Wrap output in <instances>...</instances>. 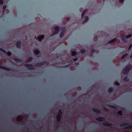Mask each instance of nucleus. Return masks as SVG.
I'll return each mask as SVG.
<instances>
[{"mask_svg": "<svg viewBox=\"0 0 132 132\" xmlns=\"http://www.w3.org/2000/svg\"><path fill=\"white\" fill-rule=\"evenodd\" d=\"M96 120L100 122H103V124L105 126H110L112 125V124L106 121H105V118L103 117H100L97 118Z\"/></svg>", "mask_w": 132, "mask_h": 132, "instance_id": "f257e3e1", "label": "nucleus"}, {"mask_svg": "<svg viewBox=\"0 0 132 132\" xmlns=\"http://www.w3.org/2000/svg\"><path fill=\"white\" fill-rule=\"evenodd\" d=\"M132 47V42H130L127 43L126 44L125 46H124V48H126V50L127 51L129 52L130 50L131 49Z\"/></svg>", "mask_w": 132, "mask_h": 132, "instance_id": "f03ea898", "label": "nucleus"}, {"mask_svg": "<svg viewBox=\"0 0 132 132\" xmlns=\"http://www.w3.org/2000/svg\"><path fill=\"white\" fill-rule=\"evenodd\" d=\"M132 68V65L131 64H129L126 65V68L124 69V74H127Z\"/></svg>", "mask_w": 132, "mask_h": 132, "instance_id": "7ed1b4c3", "label": "nucleus"}, {"mask_svg": "<svg viewBox=\"0 0 132 132\" xmlns=\"http://www.w3.org/2000/svg\"><path fill=\"white\" fill-rule=\"evenodd\" d=\"M62 114V110H60L56 117V120L58 122H60V121Z\"/></svg>", "mask_w": 132, "mask_h": 132, "instance_id": "20e7f679", "label": "nucleus"}, {"mask_svg": "<svg viewBox=\"0 0 132 132\" xmlns=\"http://www.w3.org/2000/svg\"><path fill=\"white\" fill-rule=\"evenodd\" d=\"M25 66L30 70H34L35 67L34 66L31 64H26Z\"/></svg>", "mask_w": 132, "mask_h": 132, "instance_id": "39448f33", "label": "nucleus"}, {"mask_svg": "<svg viewBox=\"0 0 132 132\" xmlns=\"http://www.w3.org/2000/svg\"><path fill=\"white\" fill-rule=\"evenodd\" d=\"M62 31L60 33L59 36L60 38H62L64 36L65 31V28L61 27L60 29Z\"/></svg>", "mask_w": 132, "mask_h": 132, "instance_id": "423d86ee", "label": "nucleus"}, {"mask_svg": "<svg viewBox=\"0 0 132 132\" xmlns=\"http://www.w3.org/2000/svg\"><path fill=\"white\" fill-rule=\"evenodd\" d=\"M92 110L94 112L97 114H101V111L97 108H93L92 109Z\"/></svg>", "mask_w": 132, "mask_h": 132, "instance_id": "0eeeda50", "label": "nucleus"}, {"mask_svg": "<svg viewBox=\"0 0 132 132\" xmlns=\"http://www.w3.org/2000/svg\"><path fill=\"white\" fill-rule=\"evenodd\" d=\"M46 62V61H43L42 62L37 63L35 65L36 67H39L42 66L45 64Z\"/></svg>", "mask_w": 132, "mask_h": 132, "instance_id": "6e6552de", "label": "nucleus"}, {"mask_svg": "<svg viewBox=\"0 0 132 132\" xmlns=\"http://www.w3.org/2000/svg\"><path fill=\"white\" fill-rule=\"evenodd\" d=\"M44 37V35H40L38 36L37 39L39 41H42V40H43Z\"/></svg>", "mask_w": 132, "mask_h": 132, "instance_id": "1a4fd4ad", "label": "nucleus"}, {"mask_svg": "<svg viewBox=\"0 0 132 132\" xmlns=\"http://www.w3.org/2000/svg\"><path fill=\"white\" fill-rule=\"evenodd\" d=\"M21 42L20 41H18L17 42L16 44V46L17 48H20L21 45Z\"/></svg>", "mask_w": 132, "mask_h": 132, "instance_id": "9d476101", "label": "nucleus"}, {"mask_svg": "<svg viewBox=\"0 0 132 132\" xmlns=\"http://www.w3.org/2000/svg\"><path fill=\"white\" fill-rule=\"evenodd\" d=\"M0 68L1 69H3L7 71H10V69L9 68L6 67H2L0 65Z\"/></svg>", "mask_w": 132, "mask_h": 132, "instance_id": "9b49d317", "label": "nucleus"}, {"mask_svg": "<svg viewBox=\"0 0 132 132\" xmlns=\"http://www.w3.org/2000/svg\"><path fill=\"white\" fill-rule=\"evenodd\" d=\"M14 60L15 62L18 63H21L22 62V60H21L18 58H14Z\"/></svg>", "mask_w": 132, "mask_h": 132, "instance_id": "f8f14e48", "label": "nucleus"}, {"mask_svg": "<svg viewBox=\"0 0 132 132\" xmlns=\"http://www.w3.org/2000/svg\"><path fill=\"white\" fill-rule=\"evenodd\" d=\"M122 112L121 111H119L118 112H117V111H114V113L115 114H116L117 113L119 115H122Z\"/></svg>", "mask_w": 132, "mask_h": 132, "instance_id": "ddd939ff", "label": "nucleus"}, {"mask_svg": "<svg viewBox=\"0 0 132 132\" xmlns=\"http://www.w3.org/2000/svg\"><path fill=\"white\" fill-rule=\"evenodd\" d=\"M117 40V39L116 38H114V39L109 41L108 42V43H114L115 42H116Z\"/></svg>", "mask_w": 132, "mask_h": 132, "instance_id": "4468645a", "label": "nucleus"}, {"mask_svg": "<svg viewBox=\"0 0 132 132\" xmlns=\"http://www.w3.org/2000/svg\"><path fill=\"white\" fill-rule=\"evenodd\" d=\"M88 20V17L87 16H86L84 20L82 22V23L84 24Z\"/></svg>", "mask_w": 132, "mask_h": 132, "instance_id": "2eb2a0df", "label": "nucleus"}, {"mask_svg": "<svg viewBox=\"0 0 132 132\" xmlns=\"http://www.w3.org/2000/svg\"><path fill=\"white\" fill-rule=\"evenodd\" d=\"M22 119V116H20L17 117L16 120L18 121L19 122L21 121Z\"/></svg>", "mask_w": 132, "mask_h": 132, "instance_id": "dca6fc26", "label": "nucleus"}, {"mask_svg": "<svg viewBox=\"0 0 132 132\" xmlns=\"http://www.w3.org/2000/svg\"><path fill=\"white\" fill-rule=\"evenodd\" d=\"M39 51L37 49L35 50L34 51V53L37 55H38L39 54Z\"/></svg>", "mask_w": 132, "mask_h": 132, "instance_id": "f3484780", "label": "nucleus"}, {"mask_svg": "<svg viewBox=\"0 0 132 132\" xmlns=\"http://www.w3.org/2000/svg\"><path fill=\"white\" fill-rule=\"evenodd\" d=\"M32 60L33 58L31 56L29 57L27 59V62L31 61Z\"/></svg>", "mask_w": 132, "mask_h": 132, "instance_id": "a211bd4d", "label": "nucleus"}, {"mask_svg": "<svg viewBox=\"0 0 132 132\" xmlns=\"http://www.w3.org/2000/svg\"><path fill=\"white\" fill-rule=\"evenodd\" d=\"M113 90V89L111 87H110L108 90V92L109 93H111Z\"/></svg>", "mask_w": 132, "mask_h": 132, "instance_id": "6ab92c4d", "label": "nucleus"}, {"mask_svg": "<svg viewBox=\"0 0 132 132\" xmlns=\"http://www.w3.org/2000/svg\"><path fill=\"white\" fill-rule=\"evenodd\" d=\"M54 29L55 30L57 31H59V32L60 31V29L58 26H57L55 27Z\"/></svg>", "mask_w": 132, "mask_h": 132, "instance_id": "aec40b11", "label": "nucleus"}, {"mask_svg": "<svg viewBox=\"0 0 132 132\" xmlns=\"http://www.w3.org/2000/svg\"><path fill=\"white\" fill-rule=\"evenodd\" d=\"M77 54V52L75 51H73L71 53V55L72 56H75Z\"/></svg>", "mask_w": 132, "mask_h": 132, "instance_id": "412c9836", "label": "nucleus"}, {"mask_svg": "<svg viewBox=\"0 0 132 132\" xmlns=\"http://www.w3.org/2000/svg\"><path fill=\"white\" fill-rule=\"evenodd\" d=\"M59 33V31H56L54 32L52 34L51 36H53L55 35H56Z\"/></svg>", "mask_w": 132, "mask_h": 132, "instance_id": "4be33fe9", "label": "nucleus"}, {"mask_svg": "<svg viewBox=\"0 0 132 132\" xmlns=\"http://www.w3.org/2000/svg\"><path fill=\"white\" fill-rule=\"evenodd\" d=\"M109 105L110 107H111L114 109H116L117 108L115 106H114V105H110V104H109Z\"/></svg>", "mask_w": 132, "mask_h": 132, "instance_id": "5701e85b", "label": "nucleus"}, {"mask_svg": "<svg viewBox=\"0 0 132 132\" xmlns=\"http://www.w3.org/2000/svg\"><path fill=\"white\" fill-rule=\"evenodd\" d=\"M128 129H132V125L128 126L126 127Z\"/></svg>", "mask_w": 132, "mask_h": 132, "instance_id": "b1692460", "label": "nucleus"}, {"mask_svg": "<svg viewBox=\"0 0 132 132\" xmlns=\"http://www.w3.org/2000/svg\"><path fill=\"white\" fill-rule=\"evenodd\" d=\"M80 51L81 53H84L85 52V50L84 49H82Z\"/></svg>", "mask_w": 132, "mask_h": 132, "instance_id": "393cba45", "label": "nucleus"}, {"mask_svg": "<svg viewBox=\"0 0 132 132\" xmlns=\"http://www.w3.org/2000/svg\"><path fill=\"white\" fill-rule=\"evenodd\" d=\"M124 80L126 81H129V80L127 77H126L124 78Z\"/></svg>", "mask_w": 132, "mask_h": 132, "instance_id": "a878e982", "label": "nucleus"}, {"mask_svg": "<svg viewBox=\"0 0 132 132\" xmlns=\"http://www.w3.org/2000/svg\"><path fill=\"white\" fill-rule=\"evenodd\" d=\"M114 84L116 86H119L120 85L119 83L117 81H116L114 82Z\"/></svg>", "mask_w": 132, "mask_h": 132, "instance_id": "bb28decb", "label": "nucleus"}, {"mask_svg": "<svg viewBox=\"0 0 132 132\" xmlns=\"http://www.w3.org/2000/svg\"><path fill=\"white\" fill-rule=\"evenodd\" d=\"M0 50L5 53H7L5 51V50L2 48H0Z\"/></svg>", "mask_w": 132, "mask_h": 132, "instance_id": "cd10ccee", "label": "nucleus"}, {"mask_svg": "<svg viewBox=\"0 0 132 132\" xmlns=\"http://www.w3.org/2000/svg\"><path fill=\"white\" fill-rule=\"evenodd\" d=\"M6 6L5 5H4L3 6V12L5 11V9H6Z\"/></svg>", "mask_w": 132, "mask_h": 132, "instance_id": "c85d7f7f", "label": "nucleus"}, {"mask_svg": "<svg viewBox=\"0 0 132 132\" xmlns=\"http://www.w3.org/2000/svg\"><path fill=\"white\" fill-rule=\"evenodd\" d=\"M85 14V13L82 12V13L81 14V19H83Z\"/></svg>", "mask_w": 132, "mask_h": 132, "instance_id": "c756f323", "label": "nucleus"}, {"mask_svg": "<svg viewBox=\"0 0 132 132\" xmlns=\"http://www.w3.org/2000/svg\"><path fill=\"white\" fill-rule=\"evenodd\" d=\"M7 54L9 56H10L11 55V52H7Z\"/></svg>", "mask_w": 132, "mask_h": 132, "instance_id": "7c9ffc66", "label": "nucleus"}, {"mask_svg": "<svg viewBox=\"0 0 132 132\" xmlns=\"http://www.w3.org/2000/svg\"><path fill=\"white\" fill-rule=\"evenodd\" d=\"M95 51V50L94 49H92L91 50V52L92 53H94Z\"/></svg>", "mask_w": 132, "mask_h": 132, "instance_id": "2f4dec72", "label": "nucleus"}, {"mask_svg": "<svg viewBox=\"0 0 132 132\" xmlns=\"http://www.w3.org/2000/svg\"><path fill=\"white\" fill-rule=\"evenodd\" d=\"M87 10H88L87 9H86L84 10L83 12L85 14L87 12Z\"/></svg>", "mask_w": 132, "mask_h": 132, "instance_id": "473e14b6", "label": "nucleus"}, {"mask_svg": "<svg viewBox=\"0 0 132 132\" xmlns=\"http://www.w3.org/2000/svg\"><path fill=\"white\" fill-rule=\"evenodd\" d=\"M121 40H122L124 42V35L123 34L121 36Z\"/></svg>", "mask_w": 132, "mask_h": 132, "instance_id": "72a5a7b5", "label": "nucleus"}, {"mask_svg": "<svg viewBox=\"0 0 132 132\" xmlns=\"http://www.w3.org/2000/svg\"><path fill=\"white\" fill-rule=\"evenodd\" d=\"M119 2L120 3H122L124 2V0H119Z\"/></svg>", "mask_w": 132, "mask_h": 132, "instance_id": "f704fd0d", "label": "nucleus"}, {"mask_svg": "<svg viewBox=\"0 0 132 132\" xmlns=\"http://www.w3.org/2000/svg\"><path fill=\"white\" fill-rule=\"evenodd\" d=\"M3 3V0H0V4H2Z\"/></svg>", "mask_w": 132, "mask_h": 132, "instance_id": "c9c22d12", "label": "nucleus"}, {"mask_svg": "<svg viewBox=\"0 0 132 132\" xmlns=\"http://www.w3.org/2000/svg\"><path fill=\"white\" fill-rule=\"evenodd\" d=\"M128 55V53H126L124 54V57H127Z\"/></svg>", "mask_w": 132, "mask_h": 132, "instance_id": "e433bc0d", "label": "nucleus"}, {"mask_svg": "<svg viewBox=\"0 0 132 132\" xmlns=\"http://www.w3.org/2000/svg\"><path fill=\"white\" fill-rule=\"evenodd\" d=\"M78 59L77 58H75L73 59V60L74 61H76Z\"/></svg>", "mask_w": 132, "mask_h": 132, "instance_id": "4c0bfd02", "label": "nucleus"}, {"mask_svg": "<svg viewBox=\"0 0 132 132\" xmlns=\"http://www.w3.org/2000/svg\"><path fill=\"white\" fill-rule=\"evenodd\" d=\"M121 126L122 127H124V123H122L121 124Z\"/></svg>", "mask_w": 132, "mask_h": 132, "instance_id": "58836bf2", "label": "nucleus"}, {"mask_svg": "<svg viewBox=\"0 0 132 132\" xmlns=\"http://www.w3.org/2000/svg\"><path fill=\"white\" fill-rule=\"evenodd\" d=\"M124 59V55H123L121 57V59L122 60Z\"/></svg>", "mask_w": 132, "mask_h": 132, "instance_id": "ea45409f", "label": "nucleus"}, {"mask_svg": "<svg viewBox=\"0 0 132 132\" xmlns=\"http://www.w3.org/2000/svg\"><path fill=\"white\" fill-rule=\"evenodd\" d=\"M130 58H132V52L131 55L130 56Z\"/></svg>", "mask_w": 132, "mask_h": 132, "instance_id": "a19ab883", "label": "nucleus"}, {"mask_svg": "<svg viewBox=\"0 0 132 132\" xmlns=\"http://www.w3.org/2000/svg\"><path fill=\"white\" fill-rule=\"evenodd\" d=\"M123 68L122 70V73L123 74H124V70H123Z\"/></svg>", "mask_w": 132, "mask_h": 132, "instance_id": "79ce46f5", "label": "nucleus"}, {"mask_svg": "<svg viewBox=\"0 0 132 132\" xmlns=\"http://www.w3.org/2000/svg\"><path fill=\"white\" fill-rule=\"evenodd\" d=\"M69 18H67V20L68 21L69 20Z\"/></svg>", "mask_w": 132, "mask_h": 132, "instance_id": "37998d69", "label": "nucleus"}, {"mask_svg": "<svg viewBox=\"0 0 132 132\" xmlns=\"http://www.w3.org/2000/svg\"><path fill=\"white\" fill-rule=\"evenodd\" d=\"M124 42H127V41H126V40H125V38H124Z\"/></svg>", "mask_w": 132, "mask_h": 132, "instance_id": "c03bdc74", "label": "nucleus"}, {"mask_svg": "<svg viewBox=\"0 0 132 132\" xmlns=\"http://www.w3.org/2000/svg\"><path fill=\"white\" fill-rule=\"evenodd\" d=\"M124 110V108L123 107L122 108V110Z\"/></svg>", "mask_w": 132, "mask_h": 132, "instance_id": "a18cd8bd", "label": "nucleus"}, {"mask_svg": "<svg viewBox=\"0 0 132 132\" xmlns=\"http://www.w3.org/2000/svg\"><path fill=\"white\" fill-rule=\"evenodd\" d=\"M124 132H129L128 131H124Z\"/></svg>", "mask_w": 132, "mask_h": 132, "instance_id": "49530a36", "label": "nucleus"}, {"mask_svg": "<svg viewBox=\"0 0 132 132\" xmlns=\"http://www.w3.org/2000/svg\"><path fill=\"white\" fill-rule=\"evenodd\" d=\"M105 110H108V109H105Z\"/></svg>", "mask_w": 132, "mask_h": 132, "instance_id": "de8ad7c7", "label": "nucleus"}, {"mask_svg": "<svg viewBox=\"0 0 132 132\" xmlns=\"http://www.w3.org/2000/svg\"><path fill=\"white\" fill-rule=\"evenodd\" d=\"M124 126H125V125H126V123H124Z\"/></svg>", "mask_w": 132, "mask_h": 132, "instance_id": "09e8293b", "label": "nucleus"}, {"mask_svg": "<svg viewBox=\"0 0 132 132\" xmlns=\"http://www.w3.org/2000/svg\"><path fill=\"white\" fill-rule=\"evenodd\" d=\"M19 126V127H21V126Z\"/></svg>", "mask_w": 132, "mask_h": 132, "instance_id": "8fccbe9b", "label": "nucleus"}, {"mask_svg": "<svg viewBox=\"0 0 132 132\" xmlns=\"http://www.w3.org/2000/svg\"><path fill=\"white\" fill-rule=\"evenodd\" d=\"M12 124H14V125H15V124L14 123H12Z\"/></svg>", "mask_w": 132, "mask_h": 132, "instance_id": "3c124183", "label": "nucleus"}, {"mask_svg": "<svg viewBox=\"0 0 132 132\" xmlns=\"http://www.w3.org/2000/svg\"><path fill=\"white\" fill-rule=\"evenodd\" d=\"M105 0H103V1H104Z\"/></svg>", "mask_w": 132, "mask_h": 132, "instance_id": "603ef678", "label": "nucleus"}, {"mask_svg": "<svg viewBox=\"0 0 132 132\" xmlns=\"http://www.w3.org/2000/svg\"><path fill=\"white\" fill-rule=\"evenodd\" d=\"M124 111H125V110H124ZM125 112H124V113H125Z\"/></svg>", "mask_w": 132, "mask_h": 132, "instance_id": "864d4df0", "label": "nucleus"}, {"mask_svg": "<svg viewBox=\"0 0 132 132\" xmlns=\"http://www.w3.org/2000/svg\"><path fill=\"white\" fill-rule=\"evenodd\" d=\"M125 92V91H124V92Z\"/></svg>", "mask_w": 132, "mask_h": 132, "instance_id": "5fc2aeb1", "label": "nucleus"}, {"mask_svg": "<svg viewBox=\"0 0 132 132\" xmlns=\"http://www.w3.org/2000/svg\"><path fill=\"white\" fill-rule=\"evenodd\" d=\"M122 132H124V131H122Z\"/></svg>", "mask_w": 132, "mask_h": 132, "instance_id": "6e6d98bb", "label": "nucleus"}]
</instances>
